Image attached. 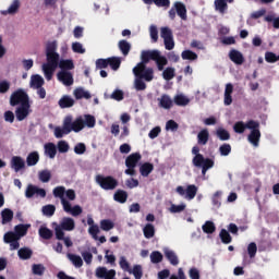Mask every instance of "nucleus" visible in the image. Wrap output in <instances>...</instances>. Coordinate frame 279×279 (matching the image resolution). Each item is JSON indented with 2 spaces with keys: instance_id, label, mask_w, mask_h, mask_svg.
<instances>
[{
  "instance_id": "obj_1",
  "label": "nucleus",
  "mask_w": 279,
  "mask_h": 279,
  "mask_svg": "<svg viewBox=\"0 0 279 279\" xmlns=\"http://www.w3.org/2000/svg\"><path fill=\"white\" fill-rule=\"evenodd\" d=\"M57 50V41H49L46 45L47 63L43 64V71L47 82H51V80H53V73H56V69H58V66L61 69V71H73V69H75V63H73V60H60V54L56 52Z\"/></svg>"
},
{
  "instance_id": "obj_2",
  "label": "nucleus",
  "mask_w": 279,
  "mask_h": 279,
  "mask_svg": "<svg viewBox=\"0 0 279 279\" xmlns=\"http://www.w3.org/2000/svg\"><path fill=\"white\" fill-rule=\"evenodd\" d=\"M54 236L57 241H63L65 247H73L71 236H64V232H73L75 230V220L71 217H63L60 223H54Z\"/></svg>"
},
{
  "instance_id": "obj_3",
  "label": "nucleus",
  "mask_w": 279,
  "mask_h": 279,
  "mask_svg": "<svg viewBox=\"0 0 279 279\" xmlns=\"http://www.w3.org/2000/svg\"><path fill=\"white\" fill-rule=\"evenodd\" d=\"M96 182L104 191H114L119 186V181L112 175H96Z\"/></svg>"
},
{
  "instance_id": "obj_4",
  "label": "nucleus",
  "mask_w": 279,
  "mask_h": 279,
  "mask_svg": "<svg viewBox=\"0 0 279 279\" xmlns=\"http://www.w3.org/2000/svg\"><path fill=\"white\" fill-rule=\"evenodd\" d=\"M65 121V130L68 132H75L76 134L78 132H82V130H84V118L82 116L77 117L74 121H73V116H66L64 118Z\"/></svg>"
},
{
  "instance_id": "obj_5",
  "label": "nucleus",
  "mask_w": 279,
  "mask_h": 279,
  "mask_svg": "<svg viewBox=\"0 0 279 279\" xmlns=\"http://www.w3.org/2000/svg\"><path fill=\"white\" fill-rule=\"evenodd\" d=\"M23 104H29V95L20 88L11 94L10 106H23Z\"/></svg>"
},
{
  "instance_id": "obj_6",
  "label": "nucleus",
  "mask_w": 279,
  "mask_h": 279,
  "mask_svg": "<svg viewBox=\"0 0 279 279\" xmlns=\"http://www.w3.org/2000/svg\"><path fill=\"white\" fill-rule=\"evenodd\" d=\"M148 60H153L157 64L158 71H165V66L169 64L167 57L160 54V50H146Z\"/></svg>"
},
{
  "instance_id": "obj_7",
  "label": "nucleus",
  "mask_w": 279,
  "mask_h": 279,
  "mask_svg": "<svg viewBox=\"0 0 279 279\" xmlns=\"http://www.w3.org/2000/svg\"><path fill=\"white\" fill-rule=\"evenodd\" d=\"M175 13L178 16H180V19H182V21H186V5H184V3L175 2L173 4V8H171L169 11V19H171V21H175Z\"/></svg>"
},
{
  "instance_id": "obj_8",
  "label": "nucleus",
  "mask_w": 279,
  "mask_h": 279,
  "mask_svg": "<svg viewBox=\"0 0 279 279\" xmlns=\"http://www.w3.org/2000/svg\"><path fill=\"white\" fill-rule=\"evenodd\" d=\"M141 62L137 63L135 68H133V73L135 77H140L142 74L145 73L148 62H149V56L147 53V50H143L141 54Z\"/></svg>"
},
{
  "instance_id": "obj_9",
  "label": "nucleus",
  "mask_w": 279,
  "mask_h": 279,
  "mask_svg": "<svg viewBox=\"0 0 279 279\" xmlns=\"http://www.w3.org/2000/svg\"><path fill=\"white\" fill-rule=\"evenodd\" d=\"M175 191L179 195H181V197L189 201L195 199V196L197 195V187L195 184L187 185L185 190L182 185H179Z\"/></svg>"
},
{
  "instance_id": "obj_10",
  "label": "nucleus",
  "mask_w": 279,
  "mask_h": 279,
  "mask_svg": "<svg viewBox=\"0 0 279 279\" xmlns=\"http://www.w3.org/2000/svg\"><path fill=\"white\" fill-rule=\"evenodd\" d=\"M34 195L36 197H47V191H45V189H40L34 184H28L25 191V197L27 199H32V197H34Z\"/></svg>"
},
{
  "instance_id": "obj_11",
  "label": "nucleus",
  "mask_w": 279,
  "mask_h": 279,
  "mask_svg": "<svg viewBox=\"0 0 279 279\" xmlns=\"http://www.w3.org/2000/svg\"><path fill=\"white\" fill-rule=\"evenodd\" d=\"M95 276L96 278H99V279H114L117 276V270L114 269L108 270V268L104 266H99L96 268Z\"/></svg>"
},
{
  "instance_id": "obj_12",
  "label": "nucleus",
  "mask_w": 279,
  "mask_h": 279,
  "mask_svg": "<svg viewBox=\"0 0 279 279\" xmlns=\"http://www.w3.org/2000/svg\"><path fill=\"white\" fill-rule=\"evenodd\" d=\"M32 105L28 104H23L20 105V107L16 108L15 110V117L17 121H25L27 117H29V112H32Z\"/></svg>"
},
{
  "instance_id": "obj_13",
  "label": "nucleus",
  "mask_w": 279,
  "mask_h": 279,
  "mask_svg": "<svg viewBox=\"0 0 279 279\" xmlns=\"http://www.w3.org/2000/svg\"><path fill=\"white\" fill-rule=\"evenodd\" d=\"M57 78L59 82H62L64 86H73V73H71L70 71L58 72Z\"/></svg>"
},
{
  "instance_id": "obj_14",
  "label": "nucleus",
  "mask_w": 279,
  "mask_h": 279,
  "mask_svg": "<svg viewBox=\"0 0 279 279\" xmlns=\"http://www.w3.org/2000/svg\"><path fill=\"white\" fill-rule=\"evenodd\" d=\"M11 169L19 173L22 169H25V160L21 156H13L11 159Z\"/></svg>"
},
{
  "instance_id": "obj_15",
  "label": "nucleus",
  "mask_w": 279,
  "mask_h": 279,
  "mask_svg": "<svg viewBox=\"0 0 279 279\" xmlns=\"http://www.w3.org/2000/svg\"><path fill=\"white\" fill-rule=\"evenodd\" d=\"M229 59L231 60V62L238 65H241L243 64V62H245V57H243V53H241V51L236 49L230 50Z\"/></svg>"
},
{
  "instance_id": "obj_16",
  "label": "nucleus",
  "mask_w": 279,
  "mask_h": 279,
  "mask_svg": "<svg viewBox=\"0 0 279 279\" xmlns=\"http://www.w3.org/2000/svg\"><path fill=\"white\" fill-rule=\"evenodd\" d=\"M58 105L62 109L73 108L75 106V99L69 95H64L59 99Z\"/></svg>"
},
{
  "instance_id": "obj_17",
  "label": "nucleus",
  "mask_w": 279,
  "mask_h": 279,
  "mask_svg": "<svg viewBox=\"0 0 279 279\" xmlns=\"http://www.w3.org/2000/svg\"><path fill=\"white\" fill-rule=\"evenodd\" d=\"M248 143L254 147H258L260 143V130H253L247 136Z\"/></svg>"
},
{
  "instance_id": "obj_18",
  "label": "nucleus",
  "mask_w": 279,
  "mask_h": 279,
  "mask_svg": "<svg viewBox=\"0 0 279 279\" xmlns=\"http://www.w3.org/2000/svg\"><path fill=\"white\" fill-rule=\"evenodd\" d=\"M141 153H133L125 159V167H136L141 160Z\"/></svg>"
},
{
  "instance_id": "obj_19",
  "label": "nucleus",
  "mask_w": 279,
  "mask_h": 279,
  "mask_svg": "<svg viewBox=\"0 0 279 279\" xmlns=\"http://www.w3.org/2000/svg\"><path fill=\"white\" fill-rule=\"evenodd\" d=\"M45 149V156H48L51 160L56 158V154H58V147H56V144L53 143H47L44 146Z\"/></svg>"
},
{
  "instance_id": "obj_20",
  "label": "nucleus",
  "mask_w": 279,
  "mask_h": 279,
  "mask_svg": "<svg viewBox=\"0 0 279 279\" xmlns=\"http://www.w3.org/2000/svg\"><path fill=\"white\" fill-rule=\"evenodd\" d=\"M163 254H165L167 260H169V263L172 264L174 267L180 265V259L178 258V255L175 254V252H173L169 248H166L163 251Z\"/></svg>"
},
{
  "instance_id": "obj_21",
  "label": "nucleus",
  "mask_w": 279,
  "mask_h": 279,
  "mask_svg": "<svg viewBox=\"0 0 279 279\" xmlns=\"http://www.w3.org/2000/svg\"><path fill=\"white\" fill-rule=\"evenodd\" d=\"M39 160H40V155L38 154V151H32L26 157V165L27 167H36Z\"/></svg>"
},
{
  "instance_id": "obj_22",
  "label": "nucleus",
  "mask_w": 279,
  "mask_h": 279,
  "mask_svg": "<svg viewBox=\"0 0 279 279\" xmlns=\"http://www.w3.org/2000/svg\"><path fill=\"white\" fill-rule=\"evenodd\" d=\"M159 107L165 108V110H170V108H173V100L169 95L163 94L159 99Z\"/></svg>"
},
{
  "instance_id": "obj_23",
  "label": "nucleus",
  "mask_w": 279,
  "mask_h": 279,
  "mask_svg": "<svg viewBox=\"0 0 279 279\" xmlns=\"http://www.w3.org/2000/svg\"><path fill=\"white\" fill-rule=\"evenodd\" d=\"M209 138H210V133L208 132V129H203V130L197 134V144H198V145H207Z\"/></svg>"
},
{
  "instance_id": "obj_24",
  "label": "nucleus",
  "mask_w": 279,
  "mask_h": 279,
  "mask_svg": "<svg viewBox=\"0 0 279 279\" xmlns=\"http://www.w3.org/2000/svg\"><path fill=\"white\" fill-rule=\"evenodd\" d=\"M41 86H45V78L43 76L35 74L31 77V88H40Z\"/></svg>"
},
{
  "instance_id": "obj_25",
  "label": "nucleus",
  "mask_w": 279,
  "mask_h": 279,
  "mask_svg": "<svg viewBox=\"0 0 279 279\" xmlns=\"http://www.w3.org/2000/svg\"><path fill=\"white\" fill-rule=\"evenodd\" d=\"M151 171H154V163L151 162H144L140 167V173L143 178H148Z\"/></svg>"
},
{
  "instance_id": "obj_26",
  "label": "nucleus",
  "mask_w": 279,
  "mask_h": 279,
  "mask_svg": "<svg viewBox=\"0 0 279 279\" xmlns=\"http://www.w3.org/2000/svg\"><path fill=\"white\" fill-rule=\"evenodd\" d=\"M118 48L120 49L123 56H129L130 51L132 50V45L128 40L121 39L118 43Z\"/></svg>"
},
{
  "instance_id": "obj_27",
  "label": "nucleus",
  "mask_w": 279,
  "mask_h": 279,
  "mask_svg": "<svg viewBox=\"0 0 279 279\" xmlns=\"http://www.w3.org/2000/svg\"><path fill=\"white\" fill-rule=\"evenodd\" d=\"M2 217V226H5V223H10L12 219H14V211L10 208H5L1 211Z\"/></svg>"
},
{
  "instance_id": "obj_28",
  "label": "nucleus",
  "mask_w": 279,
  "mask_h": 279,
  "mask_svg": "<svg viewBox=\"0 0 279 279\" xmlns=\"http://www.w3.org/2000/svg\"><path fill=\"white\" fill-rule=\"evenodd\" d=\"M114 202H118V204H125L128 202V193L124 190H118L113 194Z\"/></svg>"
},
{
  "instance_id": "obj_29",
  "label": "nucleus",
  "mask_w": 279,
  "mask_h": 279,
  "mask_svg": "<svg viewBox=\"0 0 279 279\" xmlns=\"http://www.w3.org/2000/svg\"><path fill=\"white\" fill-rule=\"evenodd\" d=\"M38 232L39 236L45 241H50V239H53V231L47 227H40Z\"/></svg>"
},
{
  "instance_id": "obj_30",
  "label": "nucleus",
  "mask_w": 279,
  "mask_h": 279,
  "mask_svg": "<svg viewBox=\"0 0 279 279\" xmlns=\"http://www.w3.org/2000/svg\"><path fill=\"white\" fill-rule=\"evenodd\" d=\"M34 252L29 247H22L19 250L17 255L21 260H29Z\"/></svg>"
},
{
  "instance_id": "obj_31",
  "label": "nucleus",
  "mask_w": 279,
  "mask_h": 279,
  "mask_svg": "<svg viewBox=\"0 0 279 279\" xmlns=\"http://www.w3.org/2000/svg\"><path fill=\"white\" fill-rule=\"evenodd\" d=\"M20 8H21V1L14 0L8 10L1 11V14H3L4 16L8 14H16Z\"/></svg>"
},
{
  "instance_id": "obj_32",
  "label": "nucleus",
  "mask_w": 279,
  "mask_h": 279,
  "mask_svg": "<svg viewBox=\"0 0 279 279\" xmlns=\"http://www.w3.org/2000/svg\"><path fill=\"white\" fill-rule=\"evenodd\" d=\"M73 95L75 97V99H90V93L84 90V88L82 87H77L76 89H74Z\"/></svg>"
},
{
  "instance_id": "obj_33",
  "label": "nucleus",
  "mask_w": 279,
  "mask_h": 279,
  "mask_svg": "<svg viewBox=\"0 0 279 279\" xmlns=\"http://www.w3.org/2000/svg\"><path fill=\"white\" fill-rule=\"evenodd\" d=\"M108 59V66L112 69V71H119L121 69V59L119 57H109Z\"/></svg>"
},
{
  "instance_id": "obj_34",
  "label": "nucleus",
  "mask_w": 279,
  "mask_h": 279,
  "mask_svg": "<svg viewBox=\"0 0 279 279\" xmlns=\"http://www.w3.org/2000/svg\"><path fill=\"white\" fill-rule=\"evenodd\" d=\"M145 239H154L156 236V228L151 223H147L143 228Z\"/></svg>"
},
{
  "instance_id": "obj_35",
  "label": "nucleus",
  "mask_w": 279,
  "mask_h": 279,
  "mask_svg": "<svg viewBox=\"0 0 279 279\" xmlns=\"http://www.w3.org/2000/svg\"><path fill=\"white\" fill-rule=\"evenodd\" d=\"M219 239L225 245H230V243H232V235H230V232L226 229L220 230Z\"/></svg>"
},
{
  "instance_id": "obj_36",
  "label": "nucleus",
  "mask_w": 279,
  "mask_h": 279,
  "mask_svg": "<svg viewBox=\"0 0 279 279\" xmlns=\"http://www.w3.org/2000/svg\"><path fill=\"white\" fill-rule=\"evenodd\" d=\"M68 258L69 260H71L72 265H74V267L76 268L83 267L84 265V260L80 255L69 253Z\"/></svg>"
},
{
  "instance_id": "obj_37",
  "label": "nucleus",
  "mask_w": 279,
  "mask_h": 279,
  "mask_svg": "<svg viewBox=\"0 0 279 279\" xmlns=\"http://www.w3.org/2000/svg\"><path fill=\"white\" fill-rule=\"evenodd\" d=\"M192 154L194 155L192 165H199V162L204 160V155L199 154V146H194L192 148Z\"/></svg>"
},
{
  "instance_id": "obj_38",
  "label": "nucleus",
  "mask_w": 279,
  "mask_h": 279,
  "mask_svg": "<svg viewBox=\"0 0 279 279\" xmlns=\"http://www.w3.org/2000/svg\"><path fill=\"white\" fill-rule=\"evenodd\" d=\"M194 167H203L205 169H213L215 167V160L210 159V158H204L203 157V160L199 162V165L197 163H194Z\"/></svg>"
},
{
  "instance_id": "obj_39",
  "label": "nucleus",
  "mask_w": 279,
  "mask_h": 279,
  "mask_svg": "<svg viewBox=\"0 0 279 279\" xmlns=\"http://www.w3.org/2000/svg\"><path fill=\"white\" fill-rule=\"evenodd\" d=\"M64 134H70V131L66 130V121L63 120V126H57L54 129V136L56 138H62V136H64Z\"/></svg>"
},
{
  "instance_id": "obj_40",
  "label": "nucleus",
  "mask_w": 279,
  "mask_h": 279,
  "mask_svg": "<svg viewBox=\"0 0 279 279\" xmlns=\"http://www.w3.org/2000/svg\"><path fill=\"white\" fill-rule=\"evenodd\" d=\"M216 136L220 140V141H230V132H228V130L223 129V128H219L216 131Z\"/></svg>"
},
{
  "instance_id": "obj_41",
  "label": "nucleus",
  "mask_w": 279,
  "mask_h": 279,
  "mask_svg": "<svg viewBox=\"0 0 279 279\" xmlns=\"http://www.w3.org/2000/svg\"><path fill=\"white\" fill-rule=\"evenodd\" d=\"M114 228V222L110 219H102L100 221V229L104 230V232H110Z\"/></svg>"
},
{
  "instance_id": "obj_42",
  "label": "nucleus",
  "mask_w": 279,
  "mask_h": 279,
  "mask_svg": "<svg viewBox=\"0 0 279 279\" xmlns=\"http://www.w3.org/2000/svg\"><path fill=\"white\" fill-rule=\"evenodd\" d=\"M215 8L220 14H225L228 10V2L226 0H215Z\"/></svg>"
},
{
  "instance_id": "obj_43",
  "label": "nucleus",
  "mask_w": 279,
  "mask_h": 279,
  "mask_svg": "<svg viewBox=\"0 0 279 279\" xmlns=\"http://www.w3.org/2000/svg\"><path fill=\"white\" fill-rule=\"evenodd\" d=\"M190 101L191 100L182 94H179V95L174 96L175 106H189Z\"/></svg>"
},
{
  "instance_id": "obj_44",
  "label": "nucleus",
  "mask_w": 279,
  "mask_h": 279,
  "mask_svg": "<svg viewBox=\"0 0 279 279\" xmlns=\"http://www.w3.org/2000/svg\"><path fill=\"white\" fill-rule=\"evenodd\" d=\"M203 232H205V234H213L215 232V230H217V227H215V222L208 220L203 225Z\"/></svg>"
},
{
  "instance_id": "obj_45",
  "label": "nucleus",
  "mask_w": 279,
  "mask_h": 279,
  "mask_svg": "<svg viewBox=\"0 0 279 279\" xmlns=\"http://www.w3.org/2000/svg\"><path fill=\"white\" fill-rule=\"evenodd\" d=\"M29 228V226L27 225H17L15 226L14 230H15V234L16 236H19V239H21V236H25V234H27V229Z\"/></svg>"
},
{
  "instance_id": "obj_46",
  "label": "nucleus",
  "mask_w": 279,
  "mask_h": 279,
  "mask_svg": "<svg viewBox=\"0 0 279 279\" xmlns=\"http://www.w3.org/2000/svg\"><path fill=\"white\" fill-rule=\"evenodd\" d=\"M162 77L167 82H169L170 80H173V77H175V69L174 68H166L162 72Z\"/></svg>"
},
{
  "instance_id": "obj_47",
  "label": "nucleus",
  "mask_w": 279,
  "mask_h": 279,
  "mask_svg": "<svg viewBox=\"0 0 279 279\" xmlns=\"http://www.w3.org/2000/svg\"><path fill=\"white\" fill-rule=\"evenodd\" d=\"M43 215L46 217H53L56 215V205H46L41 208Z\"/></svg>"
},
{
  "instance_id": "obj_48",
  "label": "nucleus",
  "mask_w": 279,
  "mask_h": 279,
  "mask_svg": "<svg viewBox=\"0 0 279 279\" xmlns=\"http://www.w3.org/2000/svg\"><path fill=\"white\" fill-rule=\"evenodd\" d=\"M45 265L43 264H34L32 266V271L34 274V276H44L45 275Z\"/></svg>"
},
{
  "instance_id": "obj_49",
  "label": "nucleus",
  "mask_w": 279,
  "mask_h": 279,
  "mask_svg": "<svg viewBox=\"0 0 279 279\" xmlns=\"http://www.w3.org/2000/svg\"><path fill=\"white\" fill-rule=\"evenodd\" d=\"M235 134H243L247 130V125L243 121L235 122L233 125Z\"/></svg>"
},
{
  "instance_id": "obj_50",
  "label": "nucleus",
  "mask_w": 279,
  "mask_h": 279,
  "mask_svg": "<svg viewBox=\"0 0 279 279\" xmlns=\"http://www.w3.org/2000/svg\"><path fill=\"white\" fill-rule=\"evenodd\" d=\"M119 265L123 271L132 274V268H130V262H128V258H125V256L120 257Z\"/></svg>"
},
{
  "instance_id": "obj_51",
  "label": "nucleus",
  "mask_w": 279,
  "mask_h": 279,
  "mask_svg": "<svg viewBox=\"0 0 279 279\" xmlns=\"http://www.w3.org/2000/svg\"><path fill=\"white\" fill-rule=\"evenodd\" d=\"M140 78L145 80V82H151V80H154V69L147 68L144 73L141 74Z\"/></svg>"
},
{
  "instance_id": "obj_52",
  "label": "nucleus",
  "mask_w": 279,
  "mask_h": 279,
  "mask_svg": "<svg viewBox=\"0 0 279 279\" xmlns=\"http://www.w3.org/2000/svg\"><path fill=\"white\" fill-rule=\"evenodd\" d=\"M66 193V187L64 186H57L53 189L52 194L54 197H59V199H64V194Z\"/></svg>"
},
{
  "instance_id": "obj_53",
  "label": "nucleus",
  "mask_w": 279,
  "mask_h": 279,
  "mask_svg": "<svg viewBox=\"0 0 279 279\" xmlns=\"http://www.w3.org/2000/svg\"><path fill=\"white\" fill-rule=\"evenodd\" d=\"M265 60L266 62H268L269 64H274L276 62L279 61V54L277 56L276 53L271 52V51H267L265 53Z\"/></svg>"
},
{
  "instance_id": "obj_54",
  "label": "nucleus",
  "mask_w": 279,
  "mask_h": 279,
  "mask_svg": "<svg viewBox=\"0 0 279 279\" xmlns=\"http://www.w3.org/2000/svg\"><path fill=\"white\" fill-rule=\"evenodd\" d=\"M258 252V246L256 245L255 242H251L247 245V254L250 258H256V253Z\"/></svg>"
},
{
  "instance_id": "obj_55",
  "label": "nucleus",
  "mask_w": 279,
  "mask_h": 279,
  "mask_svg": "<svg viewBox=\"0 0 279 279\" xmlns=\"http://www.w3.org/2000/svg\"><path fill=\"white\" fill-rule=\"evenodd\" d=\"M182 60H197V53L193 52V50H184L181 53Z\"/></svg>"
},
{
  "instance_id": "obj_56",
  "label": "nucleus",
  "mask_w": 279,
  "mask_h": 279,
  "mask_svg": "<svg viewBox=\"0 0 279 279\" xmlns=\"http://www.w3.org/2000/svg\"><path fill=\"white\" fill-rule=\"evenodd\" d=\"M38 178L40 182L47 183L49 180H51V171L49 170H41L38 173Z\"/></svg>"
},
{
  "instance_id": "obj_57",
  "label": "nucleus",
  "mask_w": 279,
  "mask_h": 279,
  "mask_svg": "<svg viewBox=\"0 0 279 279\" xmlns=\"http://www.w3.org/2000/svg\"><path fill=\"white\" fill-rule=\"evenodd\" d=\"M150 262L154 263V265H158V263H162V253L159 251H154L150 254Z\"/></svg>"
},
{
  "instance_id": "obj_58",
  "label": "nucleus",
  "mask_w": 279,
  "mask_h": 279,
  "mask_svg": "<svg viewBox=\"0 0 279 279\" xmlns=\"http://www.w3.org/2000/svg\"><path fill=\"white\" fill-rule=\"evenodd\" d=\"M160 36L163 38V40H167L169 38H173V32L169 27H161L160 29Z\"/></svg>"
},
{
  "instance_id": "obj_59",
  "label": "nucleus",
  "mask_w": 279,
  "mask_h": 279,
  "mask_svg": "<svg viewBox=\"0 0 279 279\" xmlns=\"http://www.w3.org/2000/svg\"><path fill=\"white\" fill-rule=\"evenodd\" d=\"M84 117H85L84 128H85V125H86V128H95V124L97 123L95 118L92 114H85Z\"/></svg>"
},
{
  "instance_id": "obj_60",
  "label": "nucleus",
  "mask_w": 279,
  "mask_h": 279,
  "mask_svg": "<svg viewBox=\"0 0 279 279\" xmlns=\"http://www.w3.org/2000/svg\"><path fill=\"white\" fill-rule=\"evenodd\" d=\"M220 156H230L232 153V146L230 144H222L219 147Z\"/></svg>"
},
{
  "instance_id": "obj_61",
  "label": "nucleus",
  "mask_w": 279,
  "mask_h": 279,
  "mask_svg": "<svg viewBox=\"0 0 279 279\" xmlns=\"http://www.w3.org/2000/svg\"><path fill=\"white\" fill-rule=\"evenodd\" d=\"M4 243H12V241H19V235L15 232L9 231L3 236Z\"/></svg>"
},
{
  "instance_id": "obj_62",
  "label": "nucleus",
  "mask_w": 279,
  "mask_h": 279,
  "mask_svg": "<svg viewBox=\"0 0 279 279\" xmlns=\"http://www.w3.org/2000/svg\"><path fill=\"white\" fill-rule=\"evenodd\" d=\"M74 154H76L77 156H82V155L86 154V144L77 143L74 146Z\"/></svg>"
},
{
  "instance_id": "obj_63",
  "label": "nucleus",
  "mask_w": 279,
  "mask_h": 279,
  "mask_svg": "<svg viewBox=\"0 0 279 279\" xmlns=\"http://www.w3.org/2000/svg\"><path fill=\"white\" fill-rule=\"evenodd\" d=\"M131 274H133L135 279L143 278V267L141 265H135L133 270H131Z\"/></svg>"
},
{
  "instance_id": "obj_64",
  "label": "nucleus",
  "mask_w": 279,
  "mask_h": 279,
  "mask_svg": "<svg viewBox=\"0 0 279 279\" xmlns=\"http://www.w3.org/2000/svg\"><path fill=\"white\" fill-rule=\"evenodd\" d=\"M149 34H150L151 43H158V27H156V25H151L149 27Z\"/></svg>"
}]
</instances>
